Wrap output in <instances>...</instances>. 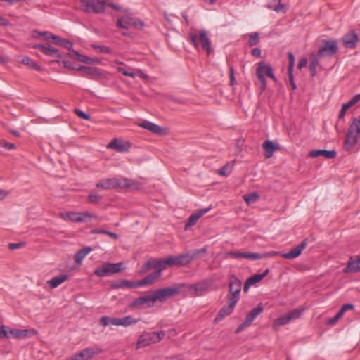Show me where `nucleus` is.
Masks as SVG:
<instances>
[{"label": "nucleus", "instance_id": "1", "mask_svg": "<svg viewBox=\"0 0 360 360\" xmlns=\"http://www.w3.org/2000/svg\"><path fill=\"white\" fill-rule=\"evenodd\" d=\"M307 244V239H304L297 246L286 253H281V252L276 251H271L263 254L257 252H244V258L250 260H258L264 258L281 255L285 259H292L300 255L302 250L306 248Z\"/></svg>", "mask_w": 360, "mask_h": 360}, {"label": "nucleus", "instance_id": "2", "mask_svg": "<svg viewBox=\"0 0 360 360\" xmlns=\"http://www.w3.org/2000/svg\"><path fill=\"white\" fill-rule=\"evenodd\" d=\"M96 186L103 189L126 188L131 190H139L142 188V185L139 182L127 178L105 179L96 183Z\"/></svg>", "mask_w": 360, "mask_h": 360}, {"label": "nucleus", "instance_id": "3", "mask_svg": "<svg viewBox=\"0 0 360 360\" xmlns=\"http://www.w3.org/2000/svg\"><path fill=\"white\" fill-rule=\"evenodd\" d=\"M165 335V333L163 331H160L158 333H143L139 337L136 344V348L139 349L141 347L148 346L151 344L159 342L163 338Z\"/></svg>", "mask_w": 360, "mask_h": 360}, {"label": "nucleus", "instance_id": "4", "mask_svg": "<svg viewBox=\"0 0 360 360\" xmlns=\"http://www.w3.org/2000/svg\"><path fill=\"white\" fill-rule=\"evenodd\" d=\"M214 280L212 278H206L195 284L187 286L188 293L191 297L200 296L205 292L212 284Z\"/></svg>", "mask_w": 360, "mask_h": 360}, {"label": "nucleus", "instance_id": "5", "mask_svg": "<svg viewBox=\"0 0 360 360\" xmlns=\"http://www.w3.org/2000/svg\"><path fill=\"white\" fill-rule=\"evenodd\" d=\"M256 75L258 79L262 83V90L264 91L266 86V80L265 79L264 75H266L274 81H276V77L274 75L273 70L270 65L266 64L264 62H259L257 63Z\"/></svg>", "mask_w": 360, "mask_h": 360}, {"label": "nucleus", "instance_id": "6", "mask_svg": "<svg viewBox=\"0 0 360 360\" xmlns=\"http://www.w3.org/2000/svg\"><path fill=\"white\" fill-rule=\"evenodd\" d=\"M241 281L234 275L230 276L229 283L228 301L237 303L240 298Z\"/></svg>", "mask_w": 360, "mask_h": 360}, {"label": "nucleus", "instance_id": "7", "mask_svg": "<svg viewBox=\"0 0 360 360\" xmlns=\"http://www.w3.org/2000/svg\"><path fill=\"white\" fill-rule=\"evenodd\" d=\"M84 7V11L86 13L93 12L94 13H101L104 12L105 1L95 0H79Z\"/></svg>", "mask_w": 360, "mask_h": 360}, {"label": "nucleus", "instance_id": "8", "mask_svg": "<svg viewBox=\"0 0 360 360\" xmlns=\"http://www.w3.org/2000/svg\"><path fill=\"white\" fill-rule=\"evenodd\" d=\"M180 288L178 287L163 288L153 292L154 300L156 302H163L167 298L179 293Z\"/></svg>", "mask_w": 360, "mask_h": 360}, {"label": "nucleus", "instance_id": "9", "mask_svg": "<svg viewBox=\"0 0 360 360\" xmlns=\"http://www.w3.org/2000/svg\"><path fill=\"white\" fill-rule=\"evenodd\" d=\"M302 311L303 309H295L289 313L280 316L274 321L273 328L278 329L281 326L288 323L291 320L299 318L301 316Z\"/></svg>", "mask_w": 360, "mask_h": 360}, {"label": "nucleus", "instance_id": "10", "mask_svg": "<svg viewBox=\"0 0 360 360\" xmlns=\"http://www.w3.org/2000/svg\"><path fill=\"white\" fill-rule=\"evenodd\" d=\"M122 263H106L103 264L101 267L97 268L94 274L99 277H104L112 274L119 273L122 271Z\"/></svg>", "mask_w": 360, "mask_h": 360}, {"label": "nucleus", "instance_id": "11", "mask_svg": "<svg viewBox=\"0 0 360 360\" xmlns=\"http://www.w3.org/2000/svg\"><path fill=\"white\" fill-rule=\"evenodd\" d=\"M338 51L337 43L334 40L323 41V46H320L317 55L322 58L324 56H333Z\"/></svg>", "mask_w": 360, "mask_h": 360}, {"label": "nucleus", "instance_id": "12", "mask_svg": "<svg viewBox=\"0 0 360 360\" xmlns=\"http://www.w3.org/2000/svg\"><path fill=\"white\" fill-rule=\"evenodd\" d=\"M154 303H155V300H154V296L152 292L150 295L135 299L130 304L129 307L131 308L150 307L154 304Z\"/></svg>", "mask_w": 360, "mask_h": 360}, {"label": "nucleus", "instance_id": "13", "mask_svg": "<svg viewBox=\"0 0 360 360\" xmlns=\"http://www.w3.org/2000/svg\"><path fill=\"white\" fill-rule=\"evenodd\" d=\"M137 124L138 126L159 136H165L167 134V129L166 128H163L148 120H143Z\"/></svg>", "mask_w": 360, "mask_h": 360}, {"label": "nucleus", "instance_id": "14", "mask_svg": "<svg viewBox=\"0 0 360 360\" xmlns=\"http://www.w3.org/2000/svg\"><path fill=\"white\" fill-rule=\"evenodd\" d=\"M108 148L114 149L119 153H126L131 148V143L127 141L114 138L108 145Z\"/></svg>", "mask_w": 360, "mask_h": 360}, {"label": "nucleus", "instance_id": "15", "mask_svg": "<svg viewBox=\"0 0 360 360\" xmlns=\"http://www.w3.org/2000/svg\"><path fill=\"white\" fill-rule=\"evenodd\" d=\"M360 135L352 131V129H348L346 136L344 141L343 148L346 151L352 149L357 143Z\"/></svg>", "mask_w": 360, "mask_h": 360}, {"label": "nucleus", "instance_id": "16", "mask_svg": "<svg viewBox=\"0 0 360 360\" xmlns=\"http://www.w3.org/2000/svg\"><path fill=\"white\" fill-rule=\"evenodd\" d=\"M101 352V349L97 346L87 347L77 354V359L75 360H89L94 356L99 354Z\"/></svg>", "mask_w": 360, "mask_h": 360}, {"label": "nucleus", "instance_id": "17", "mask_svg": "<svg viewBox=\"0 0 360 360\" xmlns=\"http://www.w3.org/2000/svg\"><path fill=\"white\" fill-rule=\"evenodd\" d=\"M155 269L156 270H160V274H162V271L165 269V266L163 264V259H149L148 260L145 264L140 269L139 273L143 274H145L150 269Z\"/></svg>", "mask_w": 360, "mask_h": 360}, {"label": "nucleus", "instance_id": "18", "mask_svg": "<svg viewBox=\"0 0 360 360\" xmlns=\"http://www.w3.org/2000/svg\"><path fill=\"white\" fill-rule=\"evenodd\" d=\"M343 272L345 274L360 272V257H356L354 259L350 257Z\"/></svg>", "mask_w": 360, "mask_h": 360}, {"label": "nucleus", "instance_id": "19", "mask_svg": "<svg viewBox=\"0 0 360 360\" xmlns=\"http://www.w3.org/2000/svg\"><path fill=\"white\" fill-rule=\"evenodd\" d=\"M211 209V207H209L207 208L202 209L199 211H198L195 213L192 214L190 215V217L188 219V221L186 222L185 224V230L188 229L190 227L194 226L198 220L202 217L205 214H206Z\"/></svg>", "mask_w": 360, "mask_h": 360}, {"label": "nucleus", "instance_id": "20", "mask_svg": "<svg viewBox=\"0 0 360 360\" xmlns=\"http://www.w3.org/2000/svg\"><path fill=\"white\" fill-rule=\"evenodd\" d=\"M228 304H229L227 306L223 307L219 311L214 319L215 322H219L221 321L225 316L231 314L233 312L237 303L233 301H228Z\"/></svg>", "mask_w": 360, "mask_h": 360}, {"label": "nucleus", "instance_id": "21", "mask_svg": "<svg viewBox=\"0 0 360 360\" xmlns=\"http://www.w3.org/2000/svg\"><path fill=\"white\" fill-rule=\"evenodd\" d=\"M269 272V269H266L262 274H255L250 278H248L244 285L243 290L244 292H247L250 288V286L255 285V283L262 281L265 276L268 275Z\"/></svg>", "mask_w": 360, "mask_h": 360}, {"label": "nucleus", "instance_id": "22", "mask_svg": "<svg viewBox=\"0 0 360 360\" xmlns=\"http://www.w3.org/2000/svg\"><path fill=\"white\" fill-rule=\"evenodd\" d=\"M160 276V270H155V271L150 274L143 279L137 281V288L144 285H152Z\"/></svg>", "mask_w": 360, "mask_h": 360}, {"label": "nucleus", "instance_id": "23", "mask_svg": "<svg viewBox=\"0 0 360 360\" xmlns=\"http://www.w3.org/2000/svg\"><path fill=\"white\" fill-rule=\"evenodd\" d=\"M337 152L334 150H312L309 152V156L311 158H317L323 156L328 159H333L336 157Z\"/></svg>", "mask_w": 360, "mask_h": 360}, {"label": "nucleus", "instance_id": "24", "mask_svg": "<svg viewBox=\"0 0 360 360\" xmlns=\"http://www.w3.org/2000/svg\"><path fill=\"white\" fill-rule=\"evenodd\" d=\"M110 285L114 289L137 288L136 282L125 279L114 281L111 283Z\"/></svg>", "mask_w": 360, "mask_h": 360}, {"label": "nucleus", "instance_id": "25", "mask_svg": "<svg viewBox=\"0 0 360 360\" xmlns=\"http://www.w3.org/2000/svg\"><path fill=\"white\" fill-rule=\"evenodd\" d=\"M199 38L201 42L202 49L207 52V55L212 51L211 43L207 35V32L205 30H200L199 32Z\"/></svg>", "mask_w": 360, "mask_h": 360}, {"label": "nucleus", "instance_id": "26", "mask_svg": "<svg viewBox=\"0 0 360 360\" xmlns=\"http://www.w3.org/2000/svg\"><path fill=\"white\" fill-rule=\"evenodd\" d=\"M357 39L356 34L352 32L344 36L342 42L346 48H354L356 45Z\"/></svg>", "mask_w": 360, "mask_h": 360}, {"label": "nucleus", "instance_id": "27", "mask_svg": "<svg viewBox=\"0 0 360 360\" xmlns=\"http://www.w3.org/2000/svg\"><path fill=\"white\" fill-rule=\"evenodd\" d=\"M262 147L264 150V155L266 158H269L272 156L274 152L279 148L277 144H275L273 141L267 140L265 141Z\"/></svg>", "mask_w": 360, "mask_h": 360}, {"label": "nucleus", "instance_id": "28", "mask_svg": "<svg viewBox=\"0 0 360 360\" xmlns=\"http://www.w3.org/2000/svg\"><path fill=\"white\" fill-rule=\"evenodd\" d=\"M264 308L262 303L257 304V306L252 309L249 314L245 317L246 323H249L251 325L252 321L256 319V317L263 311Z\"/></svg>", "mask_w": 360, "mask_h": 360}, {"label": "nucleus", "instance_id": "29", "mask_svg": "<svg viewBox=\"0 0 360 360\" xmlns=\"http://www.w3.org/2000/svg\"><path fill=\"white\" fill-rule=\"evenodd\" d=\"M92 250L91 248L86 247L79 250L74 256L75 262L81 264L84 258Z\"/></svg>", "mask_w": 360, "mask_h": 360}, {"label": "nucleus", "instance_id": "30", "mask_svg": "<svg viewBox=\"0 0 360 360\" xmlns=\"http://www.w3.org/2000/svg\"><path fill=\"white\" fill-rule=\"evenodd\" d=\"M68 278V276L66 274H61L58 276H55L53 278L47 281L48 285L51 288H56L59 285L65 282Z\"/></svg>", "mask_w": 360, "mask_h": 360}, {"label": "nucleus", "instance_id": "31", "mask_svg": "<svg viewBox=\"0 0 360 360\" xmlns=\"http://www.w3.org/2000/svg\"><path fill=\"white\" fill-rule=\"evenodd\" d=\"M117 27L122 29H129L131 26H136V20L131 18H122L117 21Z\"/></svg>", "mask_w": 360, "mask_h": 360}, {"label": "nucleus", "instance_id": "32", "mask_svg": "<svg viewBox=\"0 0 360 360\" xmlns=\"http://www.w3.org/2000/svg\"><path fill=\"white\" fill-rule=\"evenodd\" d=\"M319 57L317 54H311L310 57L309 70L311 75L314 77L316 74V68L319 65Z\"/></svg>", "mask_w": 360, "mask_h": 360}, {"label": "nucleus", "instance_id": "33", "mask_svg": "<svg viewBox=\"0 0 360 360\" xmlns=\"http://www.w3.org/2000/svg\"><path fill=\"white\" fill-rule=\"evenodd\" d=\"M163 264L165 269L173 266H180L179 256H169L163 259Z\"/></svg>", "mask_w": 360, "mask_h": 360}, {"label": "nucleus", "instance_id": "34", "mask_svg": "<svg viewBox=\"0 0 360 360\" xmlns=\"http://www.w3.org/2000/svg\"><path fill=\"white\" fill-rule=\"evenodd\" d=\"M77 70L79 71H83L84 74L87 76L94 77L98 75V70L96 68L80 65L77 68Z\"/></svg>", "mask_w": 360, "mask_h": 360}, {"label": "nucleus", "instance_id": "35", "mask_svg": "<svg viewBox=\"0 0 360 360\" xmlns=\"http://www.w3.org/2000/svg\"><path fill=\"white\" fill-rule=\"evenodd\" d=\"M62 218L71 222L79 223V212H70L62 214Z\"/></svg>", "mask_w": 360, "mask_h": 360}, {"label": "nucleus", "instance_id": "36", "mask_svg": "<svg viewBox=\"0 0 360 360\" xmlns=\"http://www.w3.org/2000/svg\"><path fill=\"white\" fill-rule=\"evenodd\" d=\"M19 63H20L22 64H24V65H27V66L30 67L31 68H32L34 70H41V67L35 61L32 60L28 56L22 57V58L20 60H19Z\"/></svg>", "mask_w": 360, "mask_h": 360}, {"label": "nucleus", "instance_id": "37", "mask_svg": "<svg viewBox=\"0 0 360 360\" xmlns=\"http://www.w3.org/2000/svg\"><path fill=\"white\" fill-rule=\"evenodd\" d=\"M180 262V266H186L192 262L193 258L189 252H185L178 255Z\"/></svg>", "mask_w": 360, "mask_h": 360}, {"label": "nucleus", "instance_id": "38", "mask_svg": "<svg viewBox=\"0 0 360 360\" xmlns=\"http://www.w3.org/2000/svg\"><path fill=\"white\" fill-rule=\"evenodd\" d=\"M43 49L44 50V53L48 56L61 58V55L58 53V50L51 45H46V48H44Z\"/></svg>", "mask_w": 360, "mask_h": 360}, {"label": "nucleus", "instance_id": "39", "mask_svg": "<svg viewBox=\"0 0 360 360\" xmlns=\"http://www.w3.org/2000/svg\"><path fill=\"white\" fill-rule=\"evenodd\" d=\"M233 165L234 161L228 162L218 171V174L221 176H227L232 171Z\"/></svg>", "mask_w": 360, "mask_h": 360}, {"label": "nucleus", "instance_id": "40", "mask_svg": "<svg viewBox=\"0 0 360 360\" xmlns=\"http://www.w3.org/2000/svg\"><path fill=\"white\" fill-rule=\"evenodd\" d=\"M28 330L9 329V335L15 338H22L27 335Z\"/></svg>", "mask_w": 360, "mask_h": 360}, {"label": "nucleus", "instance_id": "41", "mask_svg": "<svg viewBox=\"0 0 360 360\" xmlns=\"http://www.w3.org/2000/svg\"><path fill=\"white\" fill-rule=\"evenodd\" d=\"M139 319L133 318L131 316H127L121 318L120 326L127 327L131 325L136 324L138 323Z\"/></svg>", "mask_w": 360, "mask_h": 360}, {"label": "nucleus", "instance_id": "42", "mask_svg": "<svg viewBox=\"0 0 360 360\" xmlns=\"http://www.w3.org/2000/svg\"><path fill=\"white\" fill-rule=\"evenodd\" d=\"M97 216L89 212H79V223L89 222L91 219H96Z\"/></svg>", "mask_w": 360, "mask_h": 360}, {"label": "nucleus", "instance_id": "43", "mask_svg": "<svg viewBox=\"0 0 360 360\" xmlns=\"http://www.w3.org/2000/svg\"><path fill=\"white\" fill-rule=\"evenodd\" d=\"M348 129H352V131L357 133V135H360V115L353 119Z\"/></svg>", "mask_w": 360, "mask_h": 360}, {"label": "nucleus", "instance_id": "44", "mask_svg": "<svg viewBox=\"0 0 360 360\" xmlns=\"http://www.w3.org/2000/svg\"><path fill=\"white\" fill-rule=\"evenodd\" d=\"M259 198V196L257 193H251L243 196V199L248 205L255 202Z\"/></svg>", "mask_w": 360, "mask_h": 360}, {"label": "nucleus", "instance_id": "45", "mask_svg": "<svg viewBox=\"0 0 360 360\" xmlns=\"http://www.w3.org/2000/svg\"><path fill=\"white\" fill-rule=\"evenodd\" d=\"M259 43V37L258 32H252L249 35L248 45L249 46H253L257 45Z\"/></svg>", "mask_w": 360, "mask_h": 360}, {"label": "nucleus", "instance_id": "46", "mask_svg": "<svg viewBox=\"0 0 360 360\" xmlns=\"http://www.w3.org/2000/svg\"><path fill=\"white\" fill-rule=\"evenodd\" d=\"M92 48L98 53H105L110 54L112 53V50L107 46H101V45H96V44H92Z\"/></svg>", "mask_w": 360, "mask_h": 360}, {"label": "nucleus", "instance_id": "47", "mask_svg": "<svg viewBox=\"0 0 360 360\" xmlns=\"http://www.w3.org/2000/svg\"><path fill=\"white\" fill-rule=\"evenodd\" d=\"M353 105H354L352 103L351 101H349V102H347L346 103L342 104V108H341L340 112L338 115L339 120H343L347 110Z\"/></svg>", "mask_w": 360, "mask_h": 360}, {"label": "nucleus", "instance_id": "48", "mask_svg": "<svg viewBox=\"0 0 360 360\" xmlns=\"http://www.w3.org/2000/svg\"><path fill=\"white\" fill-rule=\"evenodd\" d=\"M76 60H77L79 62H82V63H84L86 64H89V65H91L95 62V59H94L92 58H89L86 56H84V55H82L80 53L79 54V56H77Z\"/></svg>", "mask_w": 360, "mask_h": 360}, {"label": "nucleus", "instance_id": "49", "mask_svg": "<svg viewBox=\"0 0 360 360\" xmlns=\"http://www.w3.org/2000/svg\"><path fill=\"white\" fill-rule=\"evenodd\" d=\"M207 252L206 248H202L200 249H194L193 250L189 251L193 260H194L195 258H197L198 256H200L202 254H205Z\"/></svg>", "mask_w": 360, "mask_h": 360}, {"label": "nucleus", "instance_id": "50", "mask_svg": "<svg viewBox=\"0 0 360 360\" xmlns=\"http://www.w3.org/2000/svg\"><path fill=\"white\" fill-rule=\"evenodd\" d=\"M88 199L91 202L98 203L102 200V197L97 193L92 192L89 195Z\"/></svg>", "mask_w": 360, "mask_h": 360}, {"label": "nucleus", "instance_id": "51", "mask_svg": "<svg viewBox=\"0 0 360 360\" xmlns=\"http://www.w3.org/2000/svg\"><path fill=\"white\" fill-rule=\"evenodd\" d=\"M117 72L123 74L125 76H129L132 78H134L136 77V74L134 72H129L121 66L117 67Z\"/></svg>", "mask_w": 360, "mask_h": 360}, {"label": "nucleus", "instance_id": "52", "mask_svg": "<svg viewBox=\"0 0 360 360\" xmlns=\"http://www.w3.org/2000/svg\"><path fill=\"white\" fill-rule=\"evenodd\" d=\"M289 65L288 68V72H292L294 68L295 57L292 53H288Z\"/></svg>", "mask_w": 360, "mask_h": 360}, {"label": "nucleus", "instance_id": "53", "mask_svg": "<svg viewBox=\"0 0 360 360\" xmlns=\"http://www.w3.org/2000/svg\"><path fill=\"white\" fill-rule=\"evenodd\" d=\"M75 113L80 118L89 120H90V115L86 114V112H83L82 110L79 109H75Z\"/></svg>", "mask_w": 360, "mask_h": 360}, {"label": "nucleus", "instance_id": "54", "mask_svg": "<svg viewBox=\"0 0 360 360\" xmlns=\"http://www.w3.org/2000/svg\"><path fill=\"white\" fill-rule=\"evenodd\" d=\"M189 40L190 42L195 46V48H199V43L198 41V36L196 34H189Z\"/></svg>", "mask_w": 360, "mask_h": 360}, {"label": "nucleus", "instance_id": "55", "mask_svg": "<svg viewBox=\"0 0 360 360\" xmlns=\"http://www.w3.org/2000/svg\"><path fill=\"white\" fill-rule=\"evenodd\" d=\"M343 316V314L341 313L340 311H339L338 312V314L333 316V318L330 319L328 321V323L330 324V325H334Z\"/></svg>", "mask_w": 360, "mask_h": 360}, {"label": "nucleus", "instance_id": "56", "mask_svg": "<svg viewBox=\"0 0 360 360\" xmlns=\"http://www.w3.org/2000/svg\"><path fill=\"white\" fill-rule=\"evenodd\" d=\"M227 255L234 259L244 258V252L231 251L227 253Z\"/></svg>", "mask_w": 360, "mask_h": 360}, {"label": "nucleus", "instance_id": "57", "mask_svg": "<svg viewBox=\"0 0 360 360\" xmlns=\"http://www.w3.org/2000/svg\"><path fill=\"white\" fill-rule=\"evenodd\" d=\"M0 146L4 147L5 148H7L8 150H11V149H15V144L6 142L5 141H2L0 142Z\"/></svg>", "mask_w": 360, "mask_h": 360}, {"label": "nucleus", "instance_id": "58", "mask_svg": "<svg viewBox=\"0 0 360 360\" xmlns=\"http://www.w3.org/2000/svg\"><path fill=\"white\" fill-rule=\"evenodd\" d=\"M10 337V335H9V330H7L6 329V327L2 326L0 327V338H9Z\"/></svg>", "mask_w": 360, "mask_h": 360}, {"label": "nucleus", "instance_id": "59", "mask_svg": "<svg viewBox=\"0 0 360 360\" xmlns=\"http://www.w3.org/2000/svg\"><path fill=\"white\" fill-rule=\"evenodd\" d=\"M72 45L73 44L70 41L64 39L61 41V43L60 44V46L67 49H70L71 48H72Z\"/></svg>", "mask_w": 360, "mask_h": 360}, {"label": "nucleus", "instance_id": "60", "mask_svg": "<svg viewBox=\"0 0 360 360\" xmlns=\"http://www.w3.org/2000/svg\"><path fill=\"white\" fill-rule=\"evenodd\" d=\"M100 324L102 326H107L108 325L110 324V316H102L100 319Z\"/></svg>", "mask_w": 360, "mask_h": 360}, {"label": "nucleus", "instance_id": "61", "mask_svg": "<svg viewBox=\"0 0 360 360\" xmlns=\"http://www.w3.org/2000/svg\"><path fill=\"white\" fill-rule=\"evenodd\" d=\"M288 72V79H289V82L290 84V86H291V88H292V90H295L297 89V86L295 85V83L294 82V78H293V74H292V72Z\"/></svg>", "mask_w": 360, "mask_h": 360}, {"label": "nucleus", "instance_id": "62", "mask_svg": "<svg viewBox=\"0 0 360 360\" xmlns=\"http://www.w3.org/2000/svg\"><path fill=\"white\" fill-rule=\"evenodd\" d=\"M353 309H354V305L352 304L348 303V304H345L342 305L341 309H340V311H341V313H342L344 314L346 311Z\"/></svg>", "mask_w": 360, "mask_h": 360}, {"label": "nucleus", "instance_id": "63", "mask_svg": "<svg viewBox=\"0 0 360 360\" xmlns=\"http://www.w3.org/2000/svg\"><path fill=\"white\" fill-rule=\"evenodd\" d=\"M50 37H51V39L53 41L55 44L59 45V46L61 43V41L63 39L61 37L56 36V35H53V34H50Z\"/></svg>", "mask_w": 360, "mask_h": 360}, {"label": "nucleus", "instance_id": "64", "mask_svg": "<svg viewBox=\"0 0 360 360\" xmlns=\"http://www.w3.org/2000/svg\"><path fill=\"white\" fill-rule=\"evenodd\" d=\"M24 245V243H9L8 244V248L11 250L20 248Z\"/></svg>", "mask_w": 360, "mask_h": 360}]
</instances>
